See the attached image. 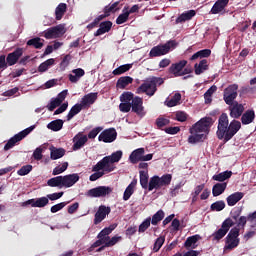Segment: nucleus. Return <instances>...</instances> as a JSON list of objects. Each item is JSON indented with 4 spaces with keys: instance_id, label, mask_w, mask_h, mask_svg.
I'll list each match as a JSON object with an SVG mask.
<instances>
[{
    "instance_id": "e2e57ef3",
    "label": "nucleus",
    "mask_w": 256,
    "mask_h": 256,
    "mask_svg": "<svg viewBox=\"0 0 256 256\" xmlns=\"http://www.w3.org/2000/svg\"><path fill=\"white\" fill-rule=\"evenodd\" d=\"M134 193L135 189L131 186H127L123 194L124 201H129V199H131V195H133Z\"/></svg>"
},
{
    "instance_id": "7ed1b4c3",
    "label": "nucleus",
    "mask_w": 256,
    "mask_h": 256,
    "mask_svg": "<svg viewBox=\"0 0 256 256\" xmlns=\"http://www.w3.org/2000/svg\"><path fill=\"white\" fill-rule=\"evenodd\" d=\"M121 157H123L121 150L112 153L110 156H105L92 167V171H101V169L106 168V171L113 173V170L116 169L115 163H119Z\"/></svg>"
},
{
    "instance_id": "2f4dec72",
    "label": "nucleus",
    "mask_w": 256,
    "mask_h": 256,
    "mask_svg": "<svg viewBox=\"0 0 256 256\" xmlns=\"http://www.w3.org/2000/svg\"><path fill=\"white\" fill-rule=\"evenodd\" d=\"M133 83V78L131 76H122L117 80L116 87L117 89H125L128 85Z\"/></svg>"
},
{
    "instance_id": "4d7b16f0",
    "label": "nucleus",
    "mask_w": 256,
    "mask_h": 256,
    "mask_svg": "<svg viewBox=\"0 0 256 256\" xmlns=\"http://www.w3.org/2000/svg\"><path fill=\"white\" fill-rule=\"evenodd\" d=\"M170 123H171V120L167 118L159 117L156 119V125L158 129H161V131H163V127H167V125H169Z\"/></svg>"
},
{
    "instance_id": "a19ab883",
    "label": "nucleus",
    "mask_w": 256,
    "mask_h": 256,
    "mask_svg": "<svg viewBox=\"0 0 256 256\" xmlns=\"http://www.w3.org/2000/svg\"><path fill=\"white\" fill-rule=\"evenodd\" d=\"M129 21V12H127V7H124L122 13L116 19V25H123Z\"/></svg>"
},
{
    "instance_id": "69168bd1",
    "label": "nucleus",
    "mask_w": 256,
    "mask_h": 256,
    "mask_svg": "<svg viewBox=\"0 0 256 256\" xmlns=\"http://www.w3.org/2000/svg\"><path fill=\"white\" fill-rule=\"evenodd\" d=\"M67 206V202H60L56 205H53L50 208L51 213H58V211H61V209H64Z\"/></svg>"
},
{
    "instance_id": "5fc2aeb1",
    "label": "nucleus",
    "mask_w": 256,
    "mask_h": 256,
    "mask_svg": "<svg viewBox=\"0 0 256 256\" xmlns=\"http://www.w3.org/2000/svg\"><path fill=\"white\" fill-rule=\"evenodd\" d=\"M121 239H123L121 236H114L112 238L109 237V239L105 241L103 245H105V247H114V245H117Z\"/></svg>"
},
{
    "instance_id": "c9c22d12",
    "label": "nucleus",
    "mask_w": 256,
    "mask_h": 256,
    "mask_svg": "<svg viewBox=\"0 0 256 256\" xmlns=\"http://www.w3.org/2000/svg\"><path fill=\"white\" fill-rule=\"evenodd\" d=\"M197 241H199V235L190 236L184 242V247L186 249H196Z\"/></svg>"
},
{
    "instance_id": "f257e3e1",
    "label": "nucleus",
    "mask_w": 256,
    "mask_h": 256,
    "mask_svg": "<svg viewBox=\"0 0 256 256\" xmlns=\"http://www.w3.org/2000/svg\"><path fill=\"white\" fill-rule=\"evenodd\" d=\"M241 130V122L239 120H232L229 123V116L227 113H222L218 118V126L216 136L220 141L227 143L231 141L234 135H237Z\"/></svg>"
},
{
    "instance_id": "2eb2a0df",
    "label": "nucleus",
    "mask_w": 256,
    "mask_h": 256,
    "mask_svg": "<svg viewBox=\"0 0 256 256\" xmlns=\"http://www.w3.org/2000/svg\"><path fill=\"white\" fill-rule=\"evenodd\" d=\"M21 57H23V48H16L15 51L9 53L6 57V63L8 67H13V65H17Z\"/></svg>"
},
{
    "instance_id": "f3484780",
    "label": "nucleus",
    "mask_w": 256,
    "mask_h": 256,
    "mask_svg": "<svg viewBox=\"0 0 256 256\" xmlns=\"http://www.w3.org/2000/svg\"><path fill=\"white\" fill-rule=\"evenodd\" d=\"M98 97L99 93L97 92L88 93L82 97L80 105H82L83 109H89L97 101Z\"/></svg>"
},
{
    "instance_id": "0e129e2a",
    "label": "nucleus",
    "mask_w": 256,
    "mask_h": 256,
    "mask_svg": "<svg viewBox=\"0 0 256 256\" xmlns=\"http://www.w3.org/2000/svg\"><path fill=\"white\" fill-rule=\"evenodd\" d=\"M162 131L166 132L167 135H177V133L181 131V128L179 126H174L162 129Z\"/></svg>"
},
{
    "instance_id": "13d9d810",
    "label": "nucleus",
    "mask_w": 256,
    "mask_h": 256,
    "mask_svg": "<svg viewBox=\"0 0 256 256\" xmlns=\"http://www.w3.org/2000/svg\"><path fill=\"white\" fill-rule=\"evenodd\" d=\"M67 167H69V163L64 162L62 166H57L53 169L52 175H61V173H65V171H67Z\"/></svg>"
},
{
    "instance_id": "bb28decb",
    "label": "nucleus",
    "mask_w": 256,
    "mask_h": 256,
    "mask_svg": "<svg viewBox=\"0 0 256 256\" xmlns=\"http://www.w3.org/2000/svg\"><path fill=\"white\" fill-rule=\"evenodd\" d=\"M255 121V110H246L241 117L242 125H251Z\"/></svg>"
},
{
    "instance_id": "c756f323",
    "label": "nucleus",
    "mask_w": 256,
    "mask_h": 256,
    "mask_svg": "<svg viewBox=\"0 0 256 256\" xmlns=\"http://www.w3.org/2000/svg\"><path fill=\"white\" fill-rule=\"evenodd\" d=\"M65 156V149L56 148L55 146L50 147V159L52 161H57V159H61V157Z\"/></svg>"
},
{
    "instance_id": "c85d7f7f",
    "label": "nucleus",
    "mask_w": 256,
    "mask_h": 256,
    "mask_svg": "<svg viewBox=\"0 0 256 256\" xmlns=\"http://www.w3.org/2000/svg\"><path fill=\"white\" fill-rule=\"evenodd\" d=\"M143 155H145V148H138L130 154L129 159L131 163L135 165V163H139V161H141Z\"/></svg>"
},
{
    "instance_id": "0eeeda50",
    "label": "nucleus",
    "mask_w": 256,
    "mask_h": 256,
    "mask_svg": "<svg viewBox=\"0 0 256 256\" xmlns=\"http://www.w3.org/2000/svg\"><path fill=\"white\" fill-rule=\"evenodd\" d=\"M213 123V118L211 117L202 118L190 128V133L209 134V129H211Z\"/></svg>"
},
{
    "instance_id": "72a5a7b5",
    "label": "nucleus",
    "mask_w": 256,
    "mask_h": 256,
    "mask_svg": "<svg viewBox=\"0 0 256 256\" xmlns=\"http://www.w3.org/2000/svg\"><path fill=\"white\" fill-rule=\"evenodd\" d=\"M232 175H233L232 171L226 170L224 172L214 175L212 179L213 181H219V183H223V181H227V179H231Z\"/></svg>"
},
{
    "instance_id": "680f3d73",
    "label": "nucleus",
    "mask_w": 256,
    "mask_h": 256,
    "mask_svg": "<svg viewBox=\"0 0 256 256\" xmlns=\"http://www.w3.org/2000/svg\"><path fill=\"white\" fill-rule=\"evenodd\" d=\"M163 243H165V237H159L156 239L153 247L154 253H157V251L163 247Z\"/></svg>"
},
{
    "instance_id": "473e14b6",
    "label": "nucleus",
    "mask_w": 256,
    "mask_h": 256,
    "mask_svg": "<svg viewBox=\"0 0 256 256\" xmlns=\"http://www.w3.org/2000/svg\"><path fill=\"white\" fill-rule=\"evenodd\" d=\"M207 57H211V49L199 50L191 56L190 61H195L197 59H206Z\"/></svg>"
},
{
    "instance_id": "774afa93",
    "label": "nucleus",
    "mask_w": 256,
    "mask_h": 256,
    "mask_svg": "<svg viewBox=\"0 0 256 256\" xmlns=\"http://www.w3.org/2000/svg\"><path fill=\"white\" fill-rule=\"evenodd\" d=\"M119 109L122 113H129V111H131V103L122 102L119 105Z\"/></svg>"
},
{
    "instance_id": "a211bd4d",
    "label": "nucleus",
    "mask_w": 256,
    "mask_h": 256,
    "mask_svg": "<svg viewBox=\"0 0 256 256\" xmlns=\"http://www.w3.org/2000/svg\"><path fill=\"white\" fill-rule=\"evenodd\" d=\"M228 105L230 117H232V119H239V117L243 115V111H245V107L243 106V104H239V102L235 101L234 103Z\"/></svg>"
},
{
    "instance_id": "4be33fe9",
    "label": "nucleus",
    "mask_w": 256,
    "mask_h": 256,
    "mask_svg": "<svg viewBox=\"0 0 256 256\" xmlns=\"http://www.w3.org/2000/svg\"><path fill=\"white\" fill-rule=\"evenodd\" d=\"M79 179L80 177L77 173L62 176V185L66 189H69V187H73V185H75V183H77Z\"/></svg>"
},
{
    "instance_id": "58836bf2",
    "label": "nucleus",
    "mask_w": 256,
    "mask_h": 256,
    "mask_svg": "<svg viewBox=\"0 0 256 256\" xmlns=\"http://www.w3.org/2000/svg\"><path fill=\"white\" fill-rule=\"evenodd\" d=\"M48 187H59L63 188V176H56L47 181Z\"/></svg>"
},
{
    "instance_id": "412c9836",
    "label": "nucleus",
    "mask_w": 256,
    "mask_h": 256,
    "mask_svg": "<svg viewBox=\"0 0 256 256\" xmlns=\"http://www.w3.org/2000/svg\"><path fill=\"white\" fill-rule=\"evenodd\" d=\"M26 205H31V207L43 208L46 207V205H49V198L41 197L38 199H29L28 201L22 203V207H26Z\"/></svg>"
},
{
    "instance_id": "5701e85b",
    "label": "nucleus",
    "mask_w": 256,
    "mask_h": 256,
    "mask_svg": "<svg viewBox=\"0 0 256 256\" xmlns=\"http://www.w3.org/2000/svg\"><path fill=\"white\" fill-rule=\"evenodd\" d=\"M229 5V0H217L211 8L210 13L212 15H218L221 11L225 10V7Z\"/></svg>"
},
{
    "instance_id": "603ef678",
    "label": "nucleus",
    "mask_w": 256,
    "mask_h": 256,
    "mask_svg": "<svg viewBox=\"0 0 256 256\" xmlns=\"http://www.w3.org/2000/svg\"><path fill=\"white\" fill-rule=\"evenodd\" d=\"M133 99H135V94L132 92H124L120 96L121 103H133Z\"/></svg>"
},
{
    "instance_id": "cd10ccee",
    "label": "nucleus",
    "mask_w": 256,
    "mask_h": 256,
    "mask_svg": "<svg viewBox=\"0 0 256 256\" xmlns=\"http://www.w3.org/2000/svg\"><path fill=\"white\" fill-rule=\"evenodd\" d=\"M197 15V12L195 10H188L184 13H182L177 19H176V25H179V23H185V21H191L193 17Z\"/></svg>"
},
{
    "instance_id": "b1692460",
    "label": "nucleus",
    "mask_w": 256,
    "mask_h": 256,
    "mask_svg": "<svg viewBox=\"0 0 256 256\" xmlns=\"http://www.w3.org/2000/svg\"><path fill=\"white\" fill-rule=\"evenodd\" d=\"M113 27V22L104 21L99 24V29L94 33V37H99L101 35H105V33H109L111 28Z\"/></svg>"
},
{
    "instance_id": "338daca9",
    "label": "nucleus",
    "mask_w": 256,
    "mask_h": 256,
    "mask_svg": "<svg viewBox=\"0 0 256 256\" xmlns=\"http://www.w3.org/2000/svg\"><path fill=\"white\" fill-rule=\"evenodd\" d=\"M101 131H103V128H101V127H96L94 129H92L88 133V139H95V137H97V135H99V133H101Z\"/></svg>"
},
{
    "instance_id": "e433bc0d",
    "label": "nucleus",
    "mask_w": 256,
    "mask_h": 256,
    "mask_svg": "<svg viewBox=\"0 0 256 256\" xmlns=\"http://www.w3.org/2000/svg\"><path fill=\"white\" fill-rule=\"evenodd\" d=\"M83 110V107L81 104H75L70 111L68 112L66 119L67 121H71V119H73V117H75V115H79V113H81V111Z\"/></svg>"
},
{
    "instance_id": "ddd939ff",
    "label": "nucleus",
    "mask_w": 256,
    "mask_h": 256,
    "mask_svg": "<svg viewBox=\"0 0 256 256\" xmlns=\"http://www.w3.org/2000/svg\"><path fill=\"white\" fill-rule=\"evenodd\" d=\"M133 113H136L138 117L145 116V107L143 106V98L136 96L130 103Z\"/></svg>"
},
{
    "instance_id": "4468645a",
    "label": "nucleus",
    "mask_w": 256,
    "mask_h": 256,
    "mask_svg": "<svg viewBox=\"0 0 256 256\" xmlns=\"http://www.w3.org/2000/svg\"><path fill=\"white\" fill-rule=\"evenodd\" d=\"M115 139H117V130L115 128L106 129L98 136V140L103 141V143H113Z\"/></svg>"
},
{
    "instance_id": "09e8293b",
    "label": "nucleus",
    "mask_w": 256,
    "mask_h": 256,
    "mask_svg": "<svg viewBox=\"0 0 256 256\" xmlns=\"http://www.w3.org/2000/svg\"><path fill=\"white\" fill-rule=\"evenodd\" d=\"M181 101V93H175L170 100L166 102L167 107H177Z\"/></svg>"
},
{
    "instance_id": "9b49d317",
    "label": "nucleus",
    "mask_w": 256,
    "mask_h": 256,
    "mask_svg": "<svg viewBox=\"0 0 256 256\" xmlns=\"http://www.w3.org/2000/svg\"><path fill=\"white\" fill-rule=\"evenodd\" d=\"M237 91H239V85L237 84H231L224 89L223 100L226 105H233L235 103L238 95Z\"/></svg>"
},
{
    "instance_id": "dca6fc26",
    "label": "nucleus",
    "mask_w": 256,
    "mask_h": 256,
    "mask_svg": "<svg viewBox=\"0 0 256 256\" xmlns=\"http://www.w3.org/2000/svg\"><path fill=\"white\" fill-rule=\"evenodd\" d=\"M109 213H111V207H107L105 205L99 206L94 216V225H99V223H101Z\"/></svg>"
},
{
    "instance_id": "a18cd8bd",
    "label": "nucleus",
    "mask_w": 256,
    "mask_h": 256,
    "mask_svg": "<svg viewBox=\"0 0 256 256\" xmlns=\"http://www.w3.org/2000/svg\"><path fill=\"white\" fill-rule=\"evenodd\" d=\"M52 31L54 33V39H57L59 37H63L65 35V25L59 24L57 26L52 27Z\"/></svg>"
},
{
    "instance_id": "7c9ffc66",
    "label": "nucleus",
    "mask_w": 256,
    "mask_h": 256,
    "mask_svg": "<svg viewBox=\"0 0 256 256\" xmlns=\"http://www.w3.org/2000/svg\"><path fill=\"white\" fill-rule=\"evenodd\" d=\"M225 189H227V182L216 183L212 188L213 197H219V195H223V193H225Z\"/></svg>"
},
{
    "instance_id": "423d86ee",
    "label": "nucleus",
    "mask_w": 256,
    "mask_h": 256,
    "mask_svg": "<svg viewBox=\"0 0 256 256\" xmlns=\"http://www.w3.org/2000/svg\"><path fill=\"white\" fill-rule=\"evenodd\" d=\"M239 228H232L225 238L224 251H233L236 247H239L241 240L239 239Z\"/></svg>"
},
{
    "instance_id": "3c124183",
    "label": "nucleus",
    "mask_w": 256,
    "mask_h": 256,
    "mask_svg": "<svg viewBox=\"0 0 256 256\" xmlns=\"http://www.w3.org/2000/svg\"><path fill=\"white\" fill-rule=\"evenodd\" d=\"M225 207H226L225 201L218 200L211 204L210 211H217V212L223 211V209H225Z\"/></svg>"
},
{
    "instance_id": "6e6552de",
    "label": "nucleus",
    "mask_w": 256,
    "mask_h": 256,
    "mask_svg": "<svg viewBox=\"0 0 256 256\" xmlns=\"http://www.w3.org/2000/svg\"><path fill=\"white\" fill-rule=\"evenodd\" d=\"M34 129H35V126H30V127L26 128V129L22 130L18 134H15L5 144L4 151H9V149H13V147L15 145H17V143H19V141H23V139H25V137H27V135H29V133H31Z\"/></svg>"
},
{
    "instance_id": "c03bdc74",
    "label": "nucleus",
    "mask_w": 256,
    "mask_h": 256,
    "mask_svg": "<svg viewBox=\"0 0 256 256\" xmlns=\"http://www.w3.org/2000/svg\"><path fill=\"white\" fill-rule=\"evenodd\" d=\"M107 173H111L110 171H107V168H101L98 171H94V173L90 175L89 181H97V179H101V177L107 175Z\"/></svg>"
},
{
    "instance_id": "37998d69",
    "label": "nucleus",
    "mask_w": 256,
    "mask_h": 256,
    "mask_svg": "<svg viewBox=\"0 0 256 256\" xmlns=\"http://www.w3.org/2000/svg\"><path fill=\"white\" fill-rule=\"evenodd\" d=\"M203 139H205V134L191 133V135L188 137V143L194 145L195 143H201Z\"/></svg>"
},
{
    "instance_id": "a878e982",
    "label": "nucleus",
    "mask_w": 256,
    "mask_h": 256,
    "mask_svg": "<svg viewBox=\"0 0 256 256\" xmlns=\"http://www.w3.org/2000/svg\"><path fill=\"white\" fill-rule=\"evenodd\" d=\"M205 71H209V61L207 59H202L199 64L194 65V73L195 75H201L205 73Z\"/></svg>"
},
{
    "instance_id": "6e6d98bb",
    "label": "nucleus",
    "mask_w": 256,
    "mask_h": 256,
    "mask_svg": "<svg viewBox=\"0 0 256 256\" xmlns=\"http://www.w3.org/2000/svg\"><path fill=\"white\" fill-rule=\"evenodd\" d=\"M33 171V166L31 164L22 166L18 171L17 174L20 175V177H24V175H29Z\"/></svg>"
},
{
    "instance_id": "79ce46f5",
    "label": "nucleus",
    "mask_w": 256,
    "mask_h": 256,
    "mask_svg": "<svg viewBox=\"0 0 256 256\" xmlns=\"http://www.w3.org/2000/svg\"><path fill=\"white\" fill-rule=\"evenodd\" d=\"M163 219H165V212H163V210H158L152 216V219L150 220V223H152L153 225H159V223H161V221H163Z\"/></svg>"
},
{
    "instance_id": "49530a36",
    "label": "nucleus",
    "mask_w": 256,
    "mask_h": 256,
    "mask_svg": "<svg viewBox=\"0 0 256 256\" xmlns=\"http://www.w3.org/2000/svg\"><path fill=\"white\" fill-rule=\"evenodd\" d=\"M52 31L54 33V39H57L59 37H63L65 35V25L59 24L57 26L52 27Z\"/></svg>"
},
{
    "instance_id": "052dcab7",
    "label": "nucleus",
    "mask_w": 256,
    "mask_h": 256,
    "mask_svg": "<svg viewBox=\"0 0 256 256\" xmlns=\"http://www.w3.org/2000/svg\"><path fill=\"white\" fill-rule=\"evenodd\" d=\"M189 117V115H187L185 112L183 111H177L175 113V120L179 121L180 123H185V121H187V118Z\"/></svg>"
},
{
    "instance_id": "ea45409f",
    "label": "nucleus",
    "mask_w": 256,
    "mask_h": 256,
    "mask_svg": "<svg viewBox=\"0 0 256 256\" xmlns=\"http://www.w3.org/2000/svg\"><path fill=\"white\" fill-rule=\"evenodd\" d=\"M26 45L28 47H34V49H43V42H41L40 37H35L27 41Z\"/></svg>"
},
{
    "instance_id": "de8ad7c7",
    "label": "nucleus",
    "mask_w": 256,
    "mask_h": 256,
    "mask_svg": "<svg viewBox=\"0 0 256 256\" xmlns=\"http://www.w3.org/2000/svg\"><path fill=\"white\" fill-rule=\"evenodd\" d=\"M52 31L54 33V39H57L59 37H63L65 35V25L59 24L57 26L52 27Z\"/></svg>"
},
{
    "instance_id": "864d4df0",
    "label": "nucleus",
    "mask_w": 256,
    "mask_h": 256,
    "mask_svg": "<svg viewBox=\"0 0 256 256\" xmlns=\"http://www.w3.org/2000/svg\"><path fill=\"white\" fill-rule=\"evenodd\" d=\"M151 227V217L146 218L138 228L139 233H145Z\"/></svg>"
},
{
    "instance_id": "1a4fd4ad",
    "label": "nucleus",
    "mask_w": 256,
    "mask_h": 256,
    "mask_svg": "<svg viewBox=\"0 0 256 256\" xmlns=\"http://www.w3.org/2000/svg\"><path fill=\"white\" fill-rule=\"evenodd\" d=\"M115 229H117V224H112L109 227L102 229L97 235L98 240H96L92 244V249L101 247V245H103V243H105V241H107L109 239V235H111V233H113V231H115Z\"/></svg>"
},
{
    "instance_id": "f704fd0d",
    "label": "nucleus",
    "mask_w": 256,
    "mask_h": 256,
    "mask_svg": "<svg viewBox=\"0 0 256 256\" xmlns=\"http://www.w3.org/2000/svg\"><path fill=\"white\" fill-rule=\"evenodd\" d=\"M63 123L62 119H56L47 124V129L54 132L61 131L63 129Z\"/></svg>"
},
{
    "instance_id": "bf43d9fd",
    "label": "nucleus",
    "mask_w": 256,
    "mask_h": 256,
    "mask_svg": "<svg viewBox=\"0 0 256 256\" xmlns=\"http://www.w3.org/2000/svg\"><path fill=\"white\" fill-rule=\"evenodd\" d=\"M61 105V101H58L57 98H52L50 100V103L46 106L48 111H55V109H57V107H60Z\"/></svg>"
},
{
    "instance_id": "9d476101",
    "label": "nucleus",
    "mask_w": 256,
    "mask_h": 256,
    "mask_svg": "<svg viewBox=\"0 0 256 256\" xmlns=\"http://www.w3.org/2000/svg\"><path fill=\"white\" fill-rule=\"evenodd\" d=\"M235 225V222H233V219L226 218L220 227L216 232L212 234L213 241H221L227 233H229V229Z\"/></svg>"
},
{
    "instance_id": "f03ea898",
    "label": "nucleus",
    "mask_w": 256,
    "mask_h": 256,
    "mask_svg": "<svg viewBox=\"0 0 256 256\" xmlns=\"http://www.w3.org/2000/svg\"><path fill=\"white\" fill-rule=\"evenodd\" d=\"M140 185L142 189H148V191H153V189H165V187H169L171 185V181H173V175L164 174L160 176H152L149 180V174L143 170H140Z\"/></svg>"
},
{
    "instance_id": "8fccbe9b",
    "label": "nucleus",
    "mask_w": 256,
    "mask_h": 256,
    "mask_svg": "<svg viewBox=\"0 0 256 256\" xmlns=\"http://www.w3.org/2000/svg\"><path fill=\"white\" fill-rule=\"evenodd\" d=\"M133 67V64H124L113 70V75H123Z\"/></svg>"
},
{
    "instance_id": "6ab92c4d",
    "label": "nucleus",
    "mask_w": 256,
    "mask_h": 256,
    "mask_svg": "<svg viewBox=\"0 0 256 256\" xmlns=\"http://www.w3.org/2000/svg\"><path fill=\"white\" fill-rule=\"evenodd\" d=\"M88 141H89V138L87 137V135H83V132H79L73 138V143H74L72 146L73 151H79V149L84 147L85 143H87Z\"/></svg>"
},
{
    "instance_id": "393cba45",
    "label": "nucleus",
    "mask_w": 256,
    "mask_h": 256,
    "mask_svg": "<svg viewBox=\"0 0 256 256\" xmlns=\"http://www.w3.org/2000/svg\"><path fill=\"white\" fill-rule=\"evenodd\" d=\"M243 197H245L243 192H235L226 198L227 205L229 207H235V205H237V203H239Z\"/></svg>"
},
{
    "instance_id": "aec40b11",
    "label": "nucleus",
    "mask_w": 256,
    "mask_h": 256,
    "mask_svg": "<svg viewBox=\"0 0 256 256\" xmlns=\"http://www.w3.org/2000/svg\"><path fill=\"white\" fill-rule=\"evenodd\" d=\"M185 67H187V60H180L169 67V73L174 75V77H181V73Z\"/></svg>"
},
{
    "instance_id": "4c0bfd02",
    "label": "nucleus",
    "mask_w": 256,
    "mask_h": 256,
    "mask_svg": "<svg viewBox=\"0 0 256 256\" xmlns=\"http://www.w3.org/2000/svg\"><path fill=\"white\" fill-rule=\"evenodd\" d=\"M66 12H67V4L60 3L55 9L56 20L61 21V19H63V15H65Z\"/></svg>"
},
{
    "instance_id": "39448f33",
    "label": "nucleus",
    "mask_w": 256,
    "mask_h": 256,
    "mask_svg": "<svg viewBox=\"0 0 256 256\" xmlns=\"http://www.w3.org/2000/svg\"><path fill=\"white\" fill-rule=\"evenodd\" d=\"M176 47L177 42L175 40H170L165 44L154 46L149 52V57L151 59L154 57H163V55H167L171 49H175Z\"/></svg>"
},
{
    "instance_id": "20e7f679",
    "label": "nucleus",
    "mask_w": 256,
    "mask_h": 256,
    "mask_svg": "<svg viewBox=\"0 0 256 256\" xmlns=\"http://www.w3.org/2000/svg\"><path fill=\"white\" fill-rule=\"evenodd\" d=\"M165 80L161 77H152L150 80L142 83L136 90V93H146L148 97H153L157 93V85H163Z\"/></svg>"
},
{
    "instance_id": "f8f14e48",
    "label": "nucleus",
    "mask_w": 256,
    "mask_h": 256,
    "mask_svg": "<svg viewBox=\"0 0 256 256\" xmlns=\"http://www.w3.org/2000/svg\"><path fill=\"white\" fill-rule=\"evenodd\" d=\"M110 193H113V188L109 186H98L96 188H92L88 190L87 197H107V195H110Z\"/></svg>"
}]
</instances>
